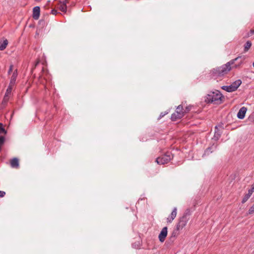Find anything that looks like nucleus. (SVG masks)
<instances>
[{"label": "nucleus", "instance_id": "1", "mask_svg": "<svg viewBox=\"0 0 254 254\" xmlns=\"http://www.w3.org/2000/svg\"><path fill=\"white\" fill-rule=\"evenodd\" d=\"M242 62L241 57H238L221 66L212 69L210 71V76L215 79L221 78L231 69V65L232 67L237 68L240 66Z\"/></svg>", "mask_w": 254, "mask_h": 254}, {"label": "nucleus", "instance_id": "2", "mask_svg": "<svg viewBox=\"0 0 254 254\" xmlns=\"http://www.w3.org/2000/svg\"><path fill=\"white\" fill-rule=\"evenodd\" d=\"M224 99V96L218 90L214 92H210L205 97V102L207 103H213L214 104H220Z\"/></svg>", "mask_w": 254, "mask_h": 254}, {"label": "nucleus", "instance_id": "3", "mask_svg": "<svg viewBox=\"0 0 254 254\" xmlns=\"http://www.w3.org/2000/svg\"><path fill=\"white\" fill-rule=\"evenodd\" d=\"M174 155L171 152H167L162 156L156 158L155 162L159 165H164L169 162L173 158Z\"/></svg>", "mask_w": 254, "mask_h": 254}, {"label": "nucleus", "instance_id": "4", "mask_svg": "<svg viewBox=\"0 0 254 254\" xmlns=\"http://www.w3.org/2000/svg\"><path fill=\"white\" fill-rule=\"evenodd\" d=\"M183 107L182 105L178 106L176 109V112L171 115V120L173 121H176L183 117L185 115L184 112H183Z\"/></svg>", "mask_w": 254, "mask_h": 254}, {"label": "nucleus", "instance_id": "5", "mask_svg": "<svg viewBox=\"0 0 254 254\" xmlns=\"http://www.w3.org/2000/svg\"><path fill=\"white\" fill-rule=\"evenodd\" d=\"M189 220V218H186L183 216L181 217L176 226L177 231H179L180 230L182 229L186 225Z\"/></svg>", "mask_w": 254, "mask_h": 254}, {"label": "nucleus", "instance_id": "6", "mask_svg": "<svg viewBox=\"0 0 254 254\" xmlns=\"http://www.w3.org/2000/svg\"><path fill=\"white\" fill-rule=\"evenodd\" d=\"M167 229H168V228L167 227H164L162 229L161 232L160 233V234L159 235V236H158L159 240L162 243L164 242L165 238L167 236V233H168Z\"/></svg>", "mask_w": 254, "mask_h": 254}, {"label": "nucleus", "instance_id": "7", "mask_svg": "<svg viewBox=\"0 0 254 254\" xmlns=\"http://www.w3.org/2000/svg\"><path fill=\"white\" fill-rule=\"evenodd\" d=\"M40 8L37 6L33 9V18L35 20H38L40 17Z\"/></svg>", "mask_w": 254, "mask_h": 254}, {"label": "nucleus", "instance_id": "8", "mask_svg": "<svg viewBox=\"0 0 254 254\" xmlns=\"http://www.w3.org/2000/svg\"><path fill=\"white\" fill-rule=\"evenodd\" d=\"M247 108L245 107H243L240 108L237 117L239 119H243L245 118Z\"/></svg>", "mask_w": 254, "mask_h": 254}, {"label": "nucleus", "instance_id": "9", "mask_svg": "<svg viewBox=\"0 0 254 254\" xmlns=\"http://www.w3.org/2000/svg\"><path fill=\"white\" fill-rule=\"evenodd\" d=\"M60 1L61 5L59 7L60 10L64 12H66V3L68 2V0H62Z\"/></svg>", "mask_w": 254, "mask_h": 254}, {"label": "nucleus", "instance_id": "10", "mask_svg": "<svg viewBox=\"0 0 254 254\" xmlns=\"http://www.w3.org/2000/svg\"><path fill=\"white\" fill-rule=\"evenodd\" d=\"M177 209L176 207H174L171 214V216L167 218V222L171 223L176 217Z\"/></svg>", "mask_w": 254, "mask_h": 254}, {"label": "nucleus", "instance_id": "11", "mask_svg": "<svg viewBox=\"0 0 254 254\" xmlns=\"http://www.w3.org/2000/svg\"><path fill=\"white\" fill-rule=\"evenodd\" d=\"M17 76V69L15 70L14 72H13V74L11 77L10 81L9 82V84L10 86H14L15 84L16 78Z\"/></svg>", "mask_w": 254, "mask_h": 254}, {"label": "nucleus", "instance_id": "12", "mask_svg": "<svg viewBox=\"0 0 254 254\" xmlns=\"http://www.w3.org/2000/svg\"><path fill=\"white\" fill-rule=\"evenodd\" d=\"M10 165L12 168H18L19 166V160L17 158H14L10 161Z\"/></svg>", "mask_w": 254, "mask_h": 254}, {"label": "nucleus", "instance_id": "13", "mask_svg": "<svg viewBox=\"0 0 254 254\" xmlns=\"http://www.w3.org/2000/svg\"><path fill=\"white\" fill-rule=\"evenodd\" d=\"M221 88L228 92H232L235 91L231 84L228 86H223L221 87Z\"/></svg>", "mask_w": 254, "mask_h": 254}, {"label": "nucleus", "instance_id": "14", "mask_svg": "<svg viewBox=\"0 0 254 254\" xmlns=\"http://www.w3.org/2000/svg\"><path fill=\"white\" fill-rule=\"evenodd\" d=\"M241 84L242 81L240 79H238L233 82L231 85L233 86V88L236 91Z\"/></svg>", "mask_w": 254, "mask_h": 254}, {"label": "nucleus", "instance_id": "15", "mask_svg": "<svg viewBox=\"0 0 254 254\" xmlns=\"http://www.w3.org/2000/svg\"><path fill=\"white\" fill-rule=\"evenodd\" d=\"M178 231H177V229L175 230H174L171 234V236L170 238V239L173 242L176 237L178 235L179 233H178Z\"/></svg>", "mask_w": 254, "mask_h": 254}, {"label": "nucleus", "instance_id": "16", "mask_svg": "<svg viewBox=\"0 0 254 254\" xmlns=\"http://www.w3.org/2000/svg\"><path fill=\"white\" fill-rule=\"evenodd\" d=\"M8 42L7 40V39H5L3 41L1 45H0V51L4 50L6 48V47L7 44H8Z\"/></svg>", "mask_w": 254, "mask_h": 254}, {"label": "nucleus", "instance_id": "17", "mask_svg": "<svg viewBox=\"0 0 254 254\" xmlns=\"http://www.w3.org/2000/svg\"><path fill=\"white\" fill-rule=\"evenodd\" d=\"M252 46V43L250 41H248L246 44H245L244 46V51L245 52L248 51L251 47Z\"/></svg>", "mask_w": 254, "mask_h": 254}, {"label": "nucleus", "instance_id": "18", "mask_svg": "<svg viewBox=\"0 0 254 254\" xmlns=\"http://www.w3.org/2000/svg\"><path fill=\"white\" fill-rule=\"evenodd\" d=\"M13 86H10V85L9 84V85L6 89V92L5 93V94H6V96H9V95H10V94L11 93Z\"/></svg>", "mask_w": 254, "mask_h": 254}, {"label": "nucleus", "instance_id": "19", "mask_svg": "<svg viewBox=\"0 0 254 254\" xmlns=\"http://www.w3.org/2000/svg\"><path fill=\"white\" fill-rule=\"evenodd\" d=\"M212 146L208 147L204 151L203 156L208 155L209 154V153H212V152H213V150H212Z\"/></svg>", "mask_w": 254, "mask_h": 254}, {"label": "nucleus", "instance_id": "20", "mask_svg": "<svg viewBox=\"0 0 254 254\" xmlns=\"http://www.w3.org/2000/svg\"><path fill=\"white\" fill-rule=\"evenodd\" d=\"M190 214H191L190 210V209H187L185 211V212L184 213V214L183 216L185 217L186 218H190Z\"/></svg>", "mask_w": 254, "mask_h": 254}, {"label": "nucleus", "instance_id": "21", "mask_svg": "<svg viewBox=\"0 0 254 254\" xmlns=\"http://www.w3.org/2000/svg\"><path fill=\"white\" fill-rule=\"evenodd\" d=\"M7 132L6 130L3 127V124L2 123H0V134L4 133L6 134Z\"/></svg>", "mask_w": 254, "mask_h": 254}, {"label": "nucleus", "instance_id": "22", "mask_svg": "<svg viewBox=\"0 0 254 254\" xmlns=\"http://www.w3.org/2000/svg\"><path fill=\"white\" fill-rule=\"evenodd\" d=\"M250 196H251V195L248 193H247L246 194H245V195L243 197V199L242 201V203H245L248 200V199L250 197Z\"/></svg>", "mask_w": 254, "mask_h": 254}, {"label": "nucleus", "instance_id": "23", "mask_svg": "<svg viewBox=\"0 0 254 254\" xmlns=\"http://www.w3.org/2000/svg\"><path fill=\"white\" fill-rule=\"evenodd\" d=\"M222 132H215L214 138L215 140H218L221 136Z\"/></svg>", "mask_w": 254, "mask_h": 254}, {"label": "nucleus", "instance_id": "24", "mask_svg": "<svg viewBox=\"0 0 254 254\" xmlns=\"http://www.w3.org/2000/svg\"><path fill=\"white\" fill-rule=\"evenodd\" d=\"M5 141V137L3 136H0V145H2Z\"/></svg>", "mask_w": 254, "mask_h": 254}, {"label": "nucleus", "instance_id": "25", "mask_svg": "<svg viewBox=\"0 0 254 254\" xmlns=\"http://www.w3.org/2000/svg\"><path fill=\"white\" fill-rule=\"evenodd\" d=\"M191 106H187L185 109L184 111H183V112H184V114L185 113H188L191 110Z\"/></svg>", "mask_w": 254, "mask_h": 254}, {"label": "nucleus", "instance_id": "26", "mask_svg": "<svg viewBox=\"0 0 254 254\" xmlns=\"http://www.w3.org/2000/svg\"><path fill=\"white\" fill-rule=\"evenodd\" d=\"M253 213H254V204L250 207L248 211V214H252Z\"/></svg>", "mask_w": 254, "mask_h": 254}, {"label": "nucleus", "instance_id": "27", "mask_svg": "<svg viewBox=\"0 0 254 254\" xmlns=\"http://www.w3.org/2000/svg\"><path fill=\"white\" fill-rule=\"evenodd\" d=\"M254 191V187L252 185V188L250 189L248 191V194H249L251 196Z\"/></svg>", "mask_w": 254, "mask_h": 254}, {"label": "nucleus", "instance_id": "28", "mask_svg": "<svg viewBox=\"0 0 254 254\" xmlns=\"http://www.w3.org/2000/svg\"><path fill=\"white\" fill-rule=\"evenodd\" d=\"M254 34V29H251L250 32L247 34V37H250L251 36H252V35Z\"/></svg>", "mask_w": 254, "mask_h": 254}, {"label": "nucleus", "instance_id": "29", "mask_svg": "<svg viewBox=\"0 0 254 254\" xmlns=\"http://www.w3.org/2000/svg\"><path fill=\"white\" fill-rule=\"evenodd\" d=\"M167 114H168V112H162V113H161V114H160V116H159V117L158 119H160L162 118V117H163L165 115H166Z\"/></svg>", "mask_w": 254, "mask_h": 254}, {"label": "nucleus", "instance_id": "30", "mask_svg": "<svg viewBox=\"0 0 254 254\" xmlns=\"http://www.w3.org/2000/svg\"><path fill=\"white\" fill-rule=\"evenodd\" d=\"M9 99V96H6V94L4 95V96L3 97V102L6 103Z\"/></svg>", "mask_w": 254, "mask_h": 254}, {"label": "nucleus", "instance_id": "31", "mask_svg": "<svg viewBox=\"0 0 254 254\" xmlns=\"http://www.w3.org/2000/svg\"><path fill=\"white\" fill-rule=\"evenodd\" d=\"M52 14L53 15H56L58 13H60V12H58L57 11V10L55 9H53L51 10V12Z\"/></svg>", "mask_w": 254, "mask_h": 254}, {"label": "nucleus", "instance_id": "32", "mask_svg": "<svg viewBox=\"0 0 254 254\" xmlns=\"http://www.w3.org/2000/svg\"><path fill=\"white\" fill-rule=\"evenodd\" d=\"M13 65L12 64H11L9 66V70L8 71V74H10L11 72L12 71V69H13Z\"/></svg>", "mask_w": 254, "mask_h": 254}, {"label": "nucleus", "instance_id": "33", "mask_svg": "<svg viewBox=\"0 0 254 254\" xmlns=\"http://www.w3.org/2000/svg\"><path fill=\"white\" fill-rule=\"evenodd\" d=\"M5 194V192L3 191L0 190V197H3Z\"/></svg>", "mask_w": 254, "mask_h": 254}, {"label": "nucleus", "instance_id": "34", "mask_svg": "<svg viewBox=\"0 0 254 254\" xmlns=\"http://www.w3.org/2000/svg\"><path fill=\"white\" fill-rule=\"evenodd\" d=\"M40 61L38 60L35 64L34 67L32 69L31 71H33V70L37 66V65L39 64Z\"/></svg>", "mask_w": 254, "mask_h": 254}, {"label": "nucleus", "instance_id": "35", "mask_svg": "<svg viewBox=\"0 0 254 254\" xmlns=\"http://www.w3.org/2000/svg\"><path fill=\"white\" fill-rule=\"evenodd\" d=\"M215 132H222V131L218 128V126H216L215 127Z\"/></svg>", "mask_w": 254, "mask_h": 254}, {"label": "nucleus", "instance_id": "36", "mask_svg": "<svg viewBox=\"0 0 254 254\" xmlns=\"http://www.w3.org/2000/svg\"><path fill=\"white\" fill-rule=\"evenodd\" d=\"M250 120H251L252 121L254 122V113H253L251 116H250Z\"/></svg>", "mask_w": 254, "mask_h": 254}, {"label": "nucleus", "instance_id": "37", "mask_svg": "<svg viewBox=\"0 0 254 254\" xmlns=\"http://www.w3.org/2000/svg\"><path fill=\"white\" fill-rule=\"evenodd\" d=\"M44 72V67H42V71L41 73L39 75V78H41L42 76V73Z\"/></svg>", "mask_w": 254, "mask_h": 254}, {"label": "nucleus", "instance_id": "38", "mask_svg": "<svg viewBox=\"0 0 254 254\" xmlns=\"http://www.w3.org/2000/svg\"><path fill=\"white\" fill-rule=\"evenodd\" d=\"M50 3V0H48L47 1V4H49Z\"/></svg>", "mask_w": 254, "mask_h": 254}, {"label": "nucleus", "instance_id": "39", "mask_svg": "<svg viewBox=\"0 0 254 254\" xmlns=\"http://www.w3.org/2000/svg\"><path fill=\"white\" fill-rule=\"evenodd\" d=\"M218 127H222V125H219Z\"/></svg>", "mask_w": 254, "mask_h": 254}, {"label": "nucleus", "instance_id": "40", "mask_svg": "<svg viewBox=\"0 0 254 254\" xmlns=\"http://www.w3.org/2000/svg\"><path fill=\"white\" fill-rule=\"evenodd\" d=\"M1 146L2 145H0V151H1Z\"/></svg>", "mask_w": 254, "mask_h": 254}, {"label": "nucleus", "instance_id": "41", "mask_svg": "<svg viewBox=\"0 0 254 254\" xmlns=\"http://www.w3.org/2000/svg\"><path fill=\"white\" fill-rule=\"evenodd\" d=\"M36 1H40L41 0H35Z\"/></svg>", "mask_w": 254, "mask_h": 254}, {"label": "nucleus", "instance_id": "42", "mask_svg": "<svg viewBox=\"0 0 254 254\" xmlns=\"http://www.w3.org/2000/svg\"><path fill=\"white\" fill-rule=\"evenodd\" d=\"M253 66L254 67V62L253 63Z\"/></svg>", "mask_w": 254, "mask_h": 254}, {"label": "nucleus", "instance_id": "43", "mask_svg": "<svg viewBox=\"0 0 254 254\" xmlns=\"http://www.w3.org/2000/svg\"><path fill=\"white\" fill-rule=\"evenodd\" d=\"M252 186L254 187V183L252 185Z\"/></svg>", "mask_w": 254, "mask_h": 254}]
</instances>
